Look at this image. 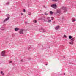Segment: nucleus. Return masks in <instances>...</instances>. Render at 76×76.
Returning a JSON list of instances; mask_svg holds the SVG:
<instances>
[{
	"instance_id": "nucleus-1",
	"label": "nucleus",
	"mask_w": 76,
	"mask_h": 76,
	"mask_svg": "<svg viewBox=\"0 0 76 76\" xmlns=\"http://www.w3.org/2000/svg\"><path fill=\"white\" fill-rule=\"evenodd\" d=\"M75 39L74 38H72L71 39V42H69V44H71V45H73V42H74V40Z\"/></svg>"
},
{
	"instance_id": "nucleus-2",
	"label": "nucleus",
	"mask_w": 76,
	"mask_h": 76,
	"mask_svg": "<svg viewBox=\"0 0 76 76\" xmlns=\"http://www.w3.org/2000/svg\"><path fill=\"white\" fill-rule=\"evenodd\" d=\"M51 7H53V8H54V9H57V6L56 5V4H52L51 5Z\"/></svg>"
},
{
	"instance_id": "nucleus-3",
	"label": "nucleus",
	"mask_w": 76,
	"mask_h": 76,
	"mask_svg": "<svg viewBox=\"0 0 76 76\" xmlns=\"http://www.w3.org/2000/svg\"><path fill=\"white\" fill-rule=\"evenodd\" d=\"M23 31L24 30L22 29H21L20 30V31L19 32V34H23Z\"/></svg>"
},
{
	"instance_id": "nucleus-4",
	"label": "nucleus",
	"mask_w": 76,
	"mask_h": 76,
	"mask_svg": "<svg viewBox=\"0 0 76 76\" xmlns=\"http://www.w3.org/2000/svg\"><path fill=\"white\" fill-rule=\"evenodd\" d=\"M5 51H3L2 52V53H1V54L2 56H3L4 57H5V56H6V55H5Z\"/></svg>"
},
{
	"instance_id": "nucleus-5",
	"label": "nucleus",
	"mask_w": 76,
	"mask_h": 76,
	"mask_svg": "<svg viewBox=\"0 0 76 76\" xmlns=\"http://www.w3.org/2000/svg\"><path fill=\"white\" fill-rule=\"evenodd\" d=\"M14 29L15 31H18V30H19V28L17 27L15 28H14Z\"/></svg>"
},
{
	"instance_id": "nucleus-6",
	"label": "nucleus",
	"mask_w": 76,
	"mask_h": 76,
	"mask_svg": "<svg viewBox=\"0 0 76 76\" xmlns=\"http://www.w3.org/2000/svg\"><path fill=\"white\" fill-rule=\"evenodd\" d=\"M58 29H59V26H57L55 28L56 30H57Z\"/></svg>"
},
{
	"instance_id": "nucleus-7",
	"label": "nucleus",
	"mask_w": 76,
	"mask_h": 76,
	"mask_svg": "<svg viewBox=\"0 0 76 76\" xmlns=\"http://www.w3.org/2000/svg\"><path fill=\"white\" fill-rule=\"evenodd\" d=\"M9 19H10V17H7V18L5 20H6V21H7V20H9Z\"/></svg>"
},
{
	"instance_id": "nucleus-8",
	"label": "nucleus",
	"mask_w": 76,
	"mask_h": 76,
	"mask_svg": "<svg viewBox=\"0 0 76 76\" xmlns=\"http://www.w3.org/2000/svg\"><path fill=\"white\" fill-rule=\"evenodd\" d=\"M69 39H72V37L71 36H69Z\"/></svg>"
},
{
	"instance_id": "nucleus-9",
	"label": "nucleus",
	"mask_w": 76,
	"mask_h": 76,
	"mask_svg": "<svg viewBox=\"0 0 76 76\" xmlns=\"http://www.w3.org/2000/svg\"><path fill=\"white\" fill-rule=\"evenodd\" d=\"M50 13L51 15H53V12L52 11H50Z\"/></svg>"
},
{
	"instance_id": "nucleus-10",
	"label": "nucleus",
	"mask_w": 76,
	"mask_h": 76,
	"mask_svg": "<svg viewBox=\"0 0 76 76\" xmlns=\"http://www.w3.org/2000/svg\"><path fill=\"white\" fill-rule=\"evenodd\" d=\"M75 21H76V19H74V20H73V21H72V22H75Z\"/></svg>"
},
{
	"instance_id": "nucleus-11",
	"label": "nucleus",
	"mask_w": 76,
	"mask_h": 76,
	"mask_svg": "<svg viewBox=\"0 0 76 76\" xmlns=\"http://www.w3.org/2000/svg\"><path fill=\"white\" fill-rule=\"evenodd\" d=\"M51 22V20H48V22Z\"/></svg>"
},
{
	"instance_id": "nucleus-12",
	"label": "nucleus",
	"mask_w": 76,
	"mask_h": 76,
	"mask_svg": "<svg viewBox=\"0 0 76 76\" xmlns=\"http://www.w3.org/2000/svg\"><path fill=\"white\" fill-rule=\"evenodd\" d=\"M51 19H52V20H53V19H54V17H51Z\"/></svg>"
},
{
	"instance_id": "nucleus-13",
	"label": "nucleus",
	"mask_w": 76,
	"mask_h": 76,
	"mask_svg": "<svg viewBox=\"0 0 76 76\" xmlns=\"http://www.w3.org/2000/svg\"><path fill=\"white\" fill-rule=\"evenodd\" d=\"M64 37H65V38H67V36H66V35H64Z\"/></svg>"
},
{
	"instance_id": "nucleus-14",
	"label": "nucleus",
	"mask_w": 76,
	"mask_h": 76,
	"mask_svg": "<svg viewBox=\"0 0 76 76\" xmlns=\"http://www.w3.org/2000/svg\"><path fill=\"white\" fill-rule=\"evenodd\" d=\"M58 1V0H54V1Z\"/></svg>"
},
{
	"instance_id": "nucleus-15",
	"label": "nucleus",
	"mask_w": 76,
	"mask_h": 76,
	"mask_svg": "<svg viewBox=\"0 0 76 76\" xmlns=\"http://www.w3.org/2000/svg\"><path fill=\"white\" fill-rule=\"evenodd\" d=\"M45 15H48V14H47V13H46V12H45Z\"/></svg>"
},
{
	"instance_id": "nucleus-16",
	"label": "nucleus",
	"mask_w": 76,
	"mask_h": 76,
	"mask_svg": "<svg viewBox=\"0 0 76 76\" xmlns=\"http://www.w3.org/2000/svg\"><path fill=\"white\" fill-rule=\"evenodd\" d=\"M50 19V17H47V19Z\"/></svg>"
},
{
	"instance_id": "nucleus-17",
	"label": "nucleus",
	"mask_w": 76,
	"mask_h": 76,
	"mask_svg": "<svg viewBox=\"0 0 76 76\" xmlns=\"http://www.w3.org/2000/svg\"><path fill=\"white\" fill-rule=\"evenodd\" d=\"M44 20L45 22H46V21H47V20H45V19H44Z\"/></svg>"
},
{
	"instance_id": "nucleus-18",
	"label": "nucleus",
	"mask_w": 76,
	"mask_h": 76,
	"mask_svg": "<svg viewBox=\"0 0 76 76\" xmlns=\"http://www.w3.org/2000/svg\"><path fill=\"white\" fill-rule=\"evenodd\" d=\"M34 22H35V23H37V21H34Z\"/></svg>"
},
{
	"instance_id": "nucleus-19",
	"label": "nucleus",
	"mask_w": 76,
	"mask_h": 76,
	"mask_svg": "<svg viewBox=\"0 0 76 76\" xmlns=\"http://www.w3.org/2000/svg\"><path fill=\"white\" fill-rule=\"evenodd\" d=\"M2 73H3V72H2V71H1V74H2Z\"/></svg>"
},
{
	"instance_id": "nucleus-20",
	"label": "nucleus",
	"mask_w": 76,
	"mask_h": 76,
	"mask_svg": "<svg viewBox=\"0 0 76 76\" xmlns=\"http://www.w3.org/2000/svg\"><path fill=\"white\" fill-rule=\"evenodd\" d=\"M25 23H26V24H27V23H28V22H25Z\"/></svg>"
},
{
	"instance_id": "nucleus-21",
	"label": "nucleus",
	"mask_w": 76,
	"mask_h": 76,
	"mask_svg": "<svg viewBox=\"0 0 76 76\" xmlns=\"http://www.w3.org/2000/svg\"><path fill=\"white\" fill-rule=\"evenodd\" d=\"M9 3H10L9 2H8V3H7V4H9Z\"/></svg>"
},
{
	"instance_id": "nucleus-22",
	"label": "nucleus",
	"mask_w": 76,
	"mask_h": 76,
	"mask_svg": "<svg viewBox=\"0 0 76 76\" xmlns=\"http://www.w3.org/2000/svg\"><path fill=\"white\" fill-rule=\"evenodd\" d=\"M43 32H45V29H44L43 30Z\"/></svg>"
},
{
	"instance_id": "nucleus-23",
	"label": "nucleus",
	"mask_w": 76,
	"mask_h": 76,
	"mask_svg": "<svg viewBox=\"0 0 76 76\" xmlns=\"http://www.w3.org/2000/svg\"><path fill=\"white\" fill-rule=\"evenodd\" d=\"M6 20H5L4 21V22H6Z\"/></svg>"
},
{
	"instance_id": "nucleus-24",
	"label": "nucleus",
	"mask_w": 76,
	"mask_h": 76,
	"mask_svg": "<svg viewBox=\"0 0 76 76\" xmlns=\"http://www.w3.org/2000/svg\"><path fill=\"white\" fill-rule=\"evenodd\" d=\"M23 12H25V10H23Z\"/></svg>"
},
{
	"instance_id": "nucleus-25",
	"label": "nucleus",
	"mask_w": 76,
	"mask_h": 76,
	"mask_svg": "<svg viewBox=\"0 0 76 76\" xmlns=\"http://www.w3.org/2000/svg\"><path fill=\"white\" fill-rule=\"evenodd\" d=\"M12 63V61L10 62V63Z\"/></svg>"
},
{
	"instance_id": "nucleus-26",
	"label": "nucleus",
	"mask_w": 76,
	"mask_h": 76,
	"mask_svg": "<svg viewBox=\"0 0 76 76\" xmlns=\"http://www.w3.org/2000/svg\"><path fill=\"white\" fill-rule=\"evenodd\" d=\"M52 1H54V0H51Z\"/></svg>"
},
{
	"instance_id": "nucleus-27",
	"label": "nucleus",
	"mask_w": 76,
	"mask_h": 76,
	"mask_svg": "<svg viewBox=\"0 0 76 76\" xmlns=\"http://www.w3.org/2000/svg\"><path fill=\"white\" fill-rule=\"evenodd\" d=\"M28 15H31V14H29Z\"/></svg>"
},
{
	"instance_id": "nucleus-28",
	"label": "nucleus",
	"mask_w": 76,
	"mask_h": 76,
	"mask_svg": "<svg viewBox=\"0 0 76 76\" xmlns=\"http://www.w3.org/2000/svg\"><path fill=\"white\" fill-rule=\"evenodd\" d=\"M23 15V13H21V15Z\"/></svg>"
},
{
	"instance_id": "nucleus-29",
	"label": "nucleus",
	"mask_w": 76,
	"mask_h": 76,
	"mask_svg": "<svg viewBox=\"0 0 76 76\" xmlns=\"http://www.w3.org/2000/svg\"><path fill=\"white\" fill-rule=\"evenodd\" d=\"M2 75H4V73H2Z\"/></svg>"
},
{
	"instance_id": "nucleus-30",
	"label": "nucleus",
	"mask_w": 76,
	"mask_h": 76,
	"mask_svg": "<svg viewBox=\"0 0 76 76\" xmlns=\"http://www.w3.org/2000/svg\"><path fill=\"white\" fill-rule=\"evenodd\" d=\"M46 66H47V64H46Z\"/></svg>"
},
{
	"instance_id": "nucleus-31",
	"label": "nucleus",
	"mask_w": 76,
	"mask_h": 76,
	"mask_svg": "<svg viewBox=\"0 0 76 76\" xmlns=\"http://www.w3.org/2000/svg\"><path fill=\"white\" fill-rule=\"evenodd\" d=\"M64 75H65V73H64Z\"/></svg>"
},
{
	"instance_id": "nucleus-32",
	"label": "nucleus",
	"mask_w": 76,
	"mask_h": 76,
	"mask_svg": "<svg viewBox=\"0 0 76 76\" xmlns=\"http://www.w3.org/2000/svg\"><path fill=\"white\" fill-rule=\"evenodd\" d=\"M62 9H64L63 8Z\"/></svg>"
}]
</instances>
